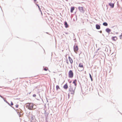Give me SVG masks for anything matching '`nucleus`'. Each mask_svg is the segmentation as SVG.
<instances>
[{
  "label": "nucleus",
  "instance_id": "obj_1",
  "mask_svg": "<svg viewBox=\"0 0 122 122\" xmlns=\"http://www.w3.org/2000/svg\"><path fill=\"white\" fill-rule=\"evenodd\" d=\"M26 107L28 109L32 110L35 109L36 108V106L32 103H27Z\"/></svg>",
  "mask_w": 122,
  "mask_h": 122
},
{
  "label": "nucleus",
  "instance_id": "obj_2",
  "mask_svg": "<svg viewBox=\"0 0 122 122\" xmlns=\"http://www.w3.org/2000/svg\"><path fill=\"white\" fill-rule=\"evenodd\" d=\"M75 88L76 87H72V86H70L69 90V91L70 94L73 95L74 94Z\"/></svg>",
  "mask_w": 122,
  "mask_h": 122
},
{
  "label": "nucleus",
  "instance_id": "obj_3",
  "mask_svg": "<svg viewBox=\"0 0 122 122\" xmlns=\"http://www.w3.org/2000/svg\"><path fill=\"white\" fill-rule=\"evenodd\" d=\"M84 69V66L83 64L80 63L79 65V67L78 68V70L80 71H81L83 70Z\"/></svg>",
  "mask_w": 122,
  "mask_h": 122
},
{
  "label": "nucleus",
  "instance_id": "obj_4",
  "mask_svg": "<svg viewBox=\"0 0 122 122\" xmlns=\"http://www.w3.org/2000/svg\"><path fill=\"white\" fill-rule=\"evenodd\" d=\"M68 76L70 78H72L73 76V73L72 70H70L68 72Z\"/></svg>",
  "mask_w": 122,
  "mask_h": 122
},
{
  "label": "nucleus",
  "instance_id": "obj_5",
  "mask_svg": "<svg viewBox=\"0 0 122 122\" xmlns=\"http://www.w3.org/2000/svg\"><path fill=\"white\" fill-rule=\"evenodd\" d=\"M74 51L76 53L78 50V46L77 45L74 46Z\"/></svg>",
  "mask_w": 122,
  "mask_h": 122
},
{
  "label": "nucleus",
  "instance_id": "obj_6",
  "mask_svg": "<svg viewBox=\"0 0 122 122\" xmlns=\"http://www.w3.org/2000/svg\"><path fill=\"white\" fill-rule=\"evenodd\" d=\"M78 8L80 11L81 12L83 13H84V10L83 9V7H79Z\"/></svg>",
  "mask_w": 122,
  "mask_h": 122
},
{
  "label": "nucleus",
  "instance_id": "obj_7",
  "mask_svg": "<svg viewBox=\"0 0 122 122\" xmlns=\"http://www.w3.org/2000/svg\"><path fill=\"white\" fill-rule=\"evenodd\" d=\"M112 39L113 41H115L117 39V36H115L112 37Z\"/></svg>",
  "mask_w": 122,
  "mask_h": 122
},
{
  "label": "nucleus",
  "instance_id": "obj_8",
  "mask_svg": "<svg viewBox=\"0 0 122 122\" xmlns=\"http://www.w3.org/2000/svg\"><path fill=\"white\" fill-rule=\"evenodd\" d=\"M63 87L65 89H67L68 88V85L67 83L64 85Z\"/></svg>",
  "mask_w": 122,
  "mask_h": 122
},
{
  "label": "nucleus",
  "instance_id": "obj_9",
  "mask_svg": "<svg viewBox=\"0 0 122 122\" xmlns=\"http://www.w3.org/2000/svg\"><path fill=\"white\" fill-rule=\"evenodd\" d=\"M68 58L71 63L72 64L73 62V61L72 59L69 56Z\"/></svg>",
  "mask_w": 122,
  "mask_h": 122
},
{
  "label": "nucleus",
  "instance_id": "obj_10",
  "mask_svg": "<svg viewBox=\"0 0 122 122\" xmlns=\"http://www.w3.org/2000/svg\"><path fill=\"white\" fill-rule=\"evenodd\" d=\"M106 31L109 34L111 31V30L109 28H107L106 29Z\"/></svg>",
  "mask_w": 122,
  "mask_h": 122
},
{
  "label": "nucleus",
  "instance_id": "obj_11",
  "mask_svg": "<svg viewBox=\"0 0 122 122\" xmlns=\"http://www.w3.org/2000/svg\"><path fill=\"white\" fill-rule=\"evenodd\" d=\"M76 82H77V80L76 79H75V80H74V81H73V83H74V84H75V87H76V85H77L76 83Z\"/></svg>",
  "mask_w": 122,
  "mask_h": 122
},
{
  "label": "nucleus",
  "instance_id": "obj_12",
  "mask_svg": "<svg viewBox=\"0 0 122 122\" xmlns=\"http://www.w3.org/2000/svg\"><path fill=\"white\" fill-rule=\"evenodd\" d=\"M64 25H65V27L66 28H68L69 27V25L68 24L67 22L66 21H65V22Z\"/></svg>",
  "mask_w": 122,
  "mask_h": 122
},
{
  "label": "nucleus",
  "instance_id": "obj_13",
  "mask_svg": "<svg viewBox=\"0 0 122 122\" xmlns=\"http://www.w3.org/2000/svg\"><path fill=\"white\" fill-rule=\"evenodd\" d=\"M96 28L97 29H99L100 28V26L98 24H97L96 25Z\"/></svg>",
  "mask_w": 122,
  "mask_h": 122
},
{
  "label": "nucleus",
  "instance_id": "obj_14",
  "mask_svg": "<svg viewBox=\"0 0 122 122\" xmlns=\"http://www.w3.org/2000/svg\"><path fill=\"white\" fill-rule=\"evenodd\" d=\"M109 5L111 6V7L113 8L114 6V5L113 4L111 3H109Z\"/></svg>",
  "mask_w": 122,
  "mask_h": 122
},
{
  "label": "nucleus",
  "instance_id": "obj_15",
  "mask_svg": "<svg viewBox=\"0 0 122 122\" xmlns=\"http://www.w3.org/2000/svg\"><path fill=\"white\" fill-rule=\"evenodd\" d=\"M74 7H71V13H72L73 12V11L74 10Z\"/></svg>",
  "mask_w": 122,
  "mask_h": 122
},
{
  "label": "nucleus",
  "instance_id": "obj_16",
  "mask_svg": "<svg viewBox=\"0 0 122 122\" xmlns=\"http://www.w3.org/2000/svg\"><path fill=\"white\" fill-rule=\"evenodd\" d=\"M56 90H58V89H60V88L58 85H57L56 86Z\"/></svg>",
  "mask_w": 122,
  "mask_h": 122
},
{
  "label": "nucleus",
  "instance_id": "obj_17",
  "mask_svg": "<svg viewBox=\"0 0 122 122\" xmlns=\"http://www.w3.org/2000/svg\"><path fill=\"white\" fill-rule=\"evenodd\" d=\"M103 25L105 26H107L108 25L107 24L106 22H104L103 23Z\"/></svg>",
  "mask_w": 122,
  "mask_h": 122
},
{
  "label": "nucleus",
  "instance_id": "obj_18",
  "mask_svg": "<svg viewBox=\"0 0 122 122\" xmlns=\"http://www.w3.org/2000/svg\"><path fill=\"white\" fill-rule=\"evenodd\" d=\"M89 75H90V77L91 79V80L92 81L93 80L92 79V78L91 75L90 74H89Z\"/></svg>",
  "mask_w": 122,
  "mask_h": 122
},
{
  "label": "nucleus",
  "instance_id": "obj_19",
  "mask_svg": "<svg viewBox=\"0 0 122 122\" xmlns=\"http://www.w3.org/2000/svg\"><path fill=\"white\" fill-rule=\"evenodd\" d=\"M44 70L45 71H47L48 70V68H44Z\"/></svg>",
  "mask_w": 122,
  "mask_h": 122
},
{
  "label": "nucleus",
  "instance_id": "obj_20",
  "mask_svg": "<svg viewBox=\"0 0 122 122\" xmlns=\"http://www.w3.org/2000/svg\"><path fill=\"white\" fill-rule=\"evenodd\" d=\"M19 107V105L18 104H17L15 105V107L16 108H18Z\"/></svg>",
  "mask_w": 122,
  "mask_h": 122
},
{
  "label": "nucleus",
  "instance_id": "obj_21",
  "mask_svg": "<svg viewBox=\"0 0 122 122\" xmlns=\"http://www.w3.org/2000/svg\"><path fill=\"white\" fill-rule=\"evenodd\" d=\"M33 96L34 97H35L36 96V94H34L33 95Z\"/></svg>",
  "mask_w": 122,
  "mask_h": 122
},
{
  "label": "nucleus",
  "instance_id": "obj_22",
  "mask_svg": "<svg viewBox=\"0 0 122 122\" xmlns=\"http://www.w3.org/2000/svg\"><path fill=\"white\" fill-rule=\"evenodd\" d=\"M120 39H121L122 38V35H120Z\"/></svg>",
  "mask_w": 122,
  "mask_h": 122
},
{
  "label": "nucleus",
  "instance_id": "obj_23",
  "mask_svg": "<svg viewBox=\"0 0 122 122\" xmlns=\"http://www.w3.org/2000/svg\"><path fill=\"white\" fill-rule=\"evenodd\" d=\"M66 63L67 64H69V62H68V60H66Z\"/></svg>",
  "mask_w": 122,
  "mask_h": 122
},
{
  "label": "nucleus",
  "instance_id": "obj_24",
  "mask_svg": "<svg viewBox=\"0 0 122 122\" xmlns=\"http://www.w3.org/2000/svg\"><path fill=\"white\" fill-rule=\"evenodd\" d=\"M10 104H11V106H12L13 105V104L12 102H11Z\"/></svg>",
  "mask_w": 122,
  "mask_h": 122
},
{
  "label": "nucleus",
  "instance_id": "obj_25",
  "mask_svg": "<svg viewBox=\"0 0 122 122\" xmlns=\"http://www.w3.org/2000/svg\"><path fill=\"white\" fill-rule=\"evenodd\" d=\"M37 5L38 6V8H39V9H40V10L41 11V10H40V7L39 6V5Z\"/></svg>",
  "mask_w": 122,
  "mask_h": 122
},
{
  "label": "nucleus",
  "instance_id": "obj_26",
  "mask_svg": "<svg viewBox=\"0 0 122 122\" xmlns=\"http://www.w3.org/2000/svg\"><path fill=\"white\" fill-rule=\"evenodd\" d=\"M0 97L2 98H3V97L2 96H1V95H0Z\"/></svg>",
  "mask_w": 122,
  "mask_h": 122
},
{
  "label": "nucleus",
  "instance_id": "obj_27",
  "mask_svg": "<svg viewBox=\"0 0 122 122\" xmlns=\"http://www.w3.org/2000/svg\"><path fill=\"white\" fill-rule=\"evenodd\" d=\"M34 0L35 2H36V0Z\"/></svg>",
  "mask_w": 122,
  "mask_h": 122
},
{
  "label": "nucleus",
  "instance_id": "obj_28",
  "mask_svg": "<svg viewBox=\"0 0 122 122\" xmlns=\"http://www.w3.org/2000/svg\"><path fill=\"white\" fill-rule=\"evenodd\" d=\"M68 95L69 97L70 95L69 94H68Z\"/></svg>",
  "mask_w": 122,
  "mask_h": 122
},
{
  "label": "nucleus",
  "instance_id": "obj_29",
  "mask_svg": "<svg viewBox=\"0 0 122 122\" xmlns=\"http://www.w3.org/2000/svg\"><path fill=\"white\" fill-rule=\"evenodd\" d=\"M41 14L42 15V13L41 12Z\"/></svg>",
  "mask_w": 122,
  "mask_h": 122
}]
</instances>
